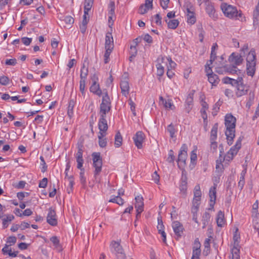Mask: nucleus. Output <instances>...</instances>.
<instances>
[{
	"instance_id": "f257e3e1",
	"label": "nucleus",
	"mask_w": 259,
	"mask_h": 259,
	"mask_svg": "<svg viewBox=\"0 0 259 259\" xmlns=\"http://www.w3.org/2000/svg\"><path fill=\"white\" fill-rule=\"evenodd\" d=\"M236 122V118L231 114L226 115L225 117V124L226 128L225 135L227 137L228 144L229 145L233 144V141L235 136Z\"/></svg>"
},
{
	"instance_id": "f03ea898",
	"label": "nucleus",
	"mask_w": 259,
	"mask_h": 259,
	"mask_svg": "<svg viewBox=\"0 0 259 259\" xmlns=\"http://www.w3.org/2000/svg\"><path fill=\"white\" fill-rule=\"evenodd\" d=\"M221 9L224 15L230 19L239 20L242 16L241 12L238 11L236 7L226 3L221 4Z\"/></svg>"
},
{
	"instance_id": "7ed1b4c3",
	"label": "nucleus",
	"mask_w": 259,
	"mask_h": 259,
	"mask_svg": "<svg viewBox=\"0 0 259 259\" xmlns=\"http://www.w3.org/2000/svg\"><path fill=\"white\" fill-rule=\"evenodd\" d=\"M246 71L249 76H253L255 71L256 55L254 50L251 49L246 57Z\"/></svg>"
},
{
	"instance_id": "20e7f679",
	"label": "nucleus",
	"mask_w": 259,
	"mask_h": 259,
	"mask_svg": "<svg viewBox=\"0 0 259 259\" xmlns=\"http://www.w3.org/2000/svg\"><path fill=\"white\" fill-rule=\"evenodd\" d=\"M92 157L93 161V166L95 168L94 175L95 177H96L102 170V158L99 152H94L92 154Z\"/></svg>"
},
{
	"instance_id": "39448f33",
	"label": "nucleus",
	"mask_w": 259,
	"mask_h": 259,
	"mask_svg": "<svg viewBox=\"0 0 259 259\" xmlns=\"http://www.w3.org/2000/svg\"><path fill=\"white\" fill-rule=\"evenodd\" d=\"M236 88V95L237 97H240L246 95L249 90V86L243 83V78L241 77H238L237 83L235 84Z\"/></svg>"
},
{
	"instance_id": "423d86ee",
	"label": "nucleus",
	"mask_w": 259,
	"mask_h": 259,
	"mask_svg": "<svg viewBox=\"0 0 259 259\" xmlns=\"http://www.w3.org/2000/svg\"><path fill=\"white\" fill-rule=\"evenodd\" d=\"M111 108V103L110 98L107 92L104 93L102 103L100 105L99 112L108 113Z\"/></svg>"
},
{
	"instance_id": "0eeeda50",
	"label": "nucleus",
	"mask_w": 259,
	"mask_h": 259,
	"mask_svg": "<svg viewBox=\"0 0 259 259\" xmlns=\"http://www.w3.org/2000/svg\"><path fill=\"white\" fill-rule=\"evenodd\" d=\"M187 149L188 147L187 145L184 144L182 146L178 155V164L179 167L186 164V160L187 157Z\"/></svg>"
},
{
	"instance_id": "6e6552de",
	"label": "nucleus",
	"mask_w": 259,
	"mask_h": 259,
	"mask_svg": "<svg viewBox=\"0 0 259 259\" xmlns=\"http://www.w3.org/2000/svg\"><path fill=\"white\" fill-rule=\"evenodd\" d=\"M179 188L180 194L182 195L183 197L185 198L187 195V177L184 171L182 172Z\"/></svg>"
},
{
	"instance_id": "1a4fd4ad",
	"label": "nucleus",
	"mask_w": 259,
	"mask_h": 259,
	"mask_svg": "<svg viewBox=\"0 0 259 259\" xmlns=\"http://www.w3.org/2000/svg\"><path fill=\"white\" fill-rule=\"evenodd\" d=\"M243 61L242 56L236 53H233L229 58V61L232 63V66H235L241 65Z\"/></svg>"
},
{
	"instance_id": "9d476101",
	"label": "nucleus",
	"mask_w": 259,
	"mask_h": 259,
	"mask_svg": "<svg viewBox=\"0 0 259 259\" xmlns=\"http://www.w3.org/2000/svg\"><path fill=\"white\" fill-rule=\"evenodd\" d=\"M145 139V135L141 131H138L133 137V140L135 145L138 149H141L143 147V142Z\"/></svg>"
},
{
	"instance_id": "9b49d317",
	"label": "nucleus",
	"mask_w": 259,
	"mask_h": 259,
	"mask_svg": "<svg viewBox=\"0 0 259 259\" xmlns=\"http://www.w3.org/2000/svg\"><path fill=\"white\" fill-rule=\"evenodd\" d=\"M238 70L237 67L235 66H223L218 67L215 69V71L220 74H223L226 73L235 74L236 73Z\"/></svg>"
},
{
	"instance_id": "f8f14e48",
	"label": "nucleus",
	"mask_w": 259,
	"mask_h": 259,
	"mask_svg": "<svg viewBox=\"0 0 259 259\" xmlns=\"http://www.w3.org/2000/svg\"><path fill=\"white\" fill-rule=\"evenodd\" d=\"M172 227L176 236V239L178 240L183 233L184 228L183 225L178 221H175L172 223Z\"/></svg>"
},
{
	"instance_id": "ddd939ff",
	"label": "nucleus",
	"mask_w": 259,
	"mask_h": 259,
	"mask_svg": "<svg viewBox=\"0 0 259 259\" xmlns=\"http://www.w3.org/2000/svg\"><path fill=\"white\" fill-rule=\"evenodd\" d=\"M47 222L52 226H56L57 224V220L55 211L52 208H49L47 218Z\"/></svg>"
},
{
	"instance_id": "4468645a",
	"label": "nucleus",
	"mask_w": 259,
	"mask_h": 259,
	"mask_svg": "<svg viewBox=\"0 0 259 259\" xmlns=\"http://www.w3.org/2000/svg\"><path fill=\"white\" fill-rule=\"evenodd\" d=\"M194 93L195 91L192 90L187 96L185 105V110L187 113H189L192 109Z\"/></svg>"
},
{
	"instance_id": "2eb2a0df",
	"label": "nucleus",
	"mask_w": 259,
	"mask_h": 259,
	"mask_svg": "<svg viewBox=\"0 0 259 259\" xmlns=\"http://www.w3.org/2000/svg\"><path fill=\"white\" fill-rule=\"evenodd\" d=\"M113 38L112 35V33L110 32H107L105 37V48H109L113 50Z\"/></svg>"
},
{
	"instance_id": "dca6fc26",
	"label": "nucleus",
	"mask_w": 259,
	"mask_h": 259,
	"mask_svg": "<svg viewBox=\"0 0 259 259\" xmlns=\"http://www.w3.org/2000/svg\"><path fill=\"white\" fill-rule=\"evenodd\" d=\"M237 148L233 146L230 150L227 152L224 157V159L227 161H230L232 160L235 155H236L239 151Z\"/></svg>"
},
{
	"instance_id": "f3484780",
	"label": "nucleus",
	"mask_w": 259,
	"mask_h": 259,
	"mask_svg": "<svg viewBox=\"0 0 259 259\" xmlns=\"http://www.w3.org/2000/svg\"><path fill=\"white\" fill-rule=\"evenodd\" d=\"M120 86L122 94L126 97L129 93L130 87L128 82L125 80H121Z\"/></svg>"
},
{
	"instance_id": "a211bd4d",
	"label": "nucleus",
	"mask_w": 259,
	"mask_h": 259,
	"mask_svg": "<svg viewBox=\"0 0 259 259\" xmlns=\"http://www.w3.org/2000/svg\"><path fill=\"white\" fill-rule=\"evenodd\" d=\"M5 218L2 219L3 228H7L11 222L14 219V216L13 214H6Z\"/></svg>"
},
{
	"instance_id": "6ab92c4d",
	"label": "nucleus",
	"mask_w": 259,
	"mask_h": 259,
	"mask_svg": "<svg viewBox=\"0 0 259 259\" xmlns=\"http://www.w3.org/2000/svg\"><path fill=\"white\" fill-rule=\"evenodd\" d=\"M208 81L212 86H216L220 82V79L218 75L213 73L208 74L207 75Z\"/></svg>"
},
{
	"instance_id": "aec40b11",
	"label": "nucleus",
	"mask_w": 259,
	"mask_h": 259,
	"mask_svg": "<svg viewBox=\"0 0 259 259\" xmlns=\"http://www.w3.org/2000/svg\"><path fill=\"white\" fill-rule=\"evenodd\" d=\"M90 90L92 93L99 96H100L102 93V91L100 89L99 84L97 83H92Z\"/></svg>"
},
{
	"instance_id": "412c9836",
	"label": "nucleus",
	"mask_w": 259,
	"mask_h": 259,
	"mask_svg": "<svg viewBox=\"0 0 259 259\" xmlns=\"http://www.w3.org/2000/svg\"><path fill=\"white\" fill-rule=\"evenodd\" d=\"M98 127L100 130L99 133H101L103 135H106V131L108 130V125L107 121H99Z\"/></svg>"
},
{
	"instance_id": "4be33fe9",
	"label": "nucleus",
	"mask_w": 259,
	"mask_h": 259,
	"mask_svg": "<svg viewBox=\"0 0 259 259\" xmlns=\"http://www.w3.org/2000/svg\"><path fill=\"white\" fill-rule=\"evenodd\" d=\"M135 208L136 209H144V202L143 197L141 196H137L135 197Z\"/></svg>"
},
{
	"instance_id": "5701e85b",
	"label": "nucleus",
	"mask_w": 259,
	"mask_h": 259,
	"mask_svg": "<svg viewBox=\"0 0 259 259\" xmlns=\"http://www.w3.org/2000/svg\"><path fill=\"white\" fill-rule=\"evenodd\" d=\"M217 225L221 227H222L225 223L224 213L221 210H220L218 213L217 217Z\"/></svg>"
},
{
	"instance_id": "b1692460",
	"label": "nucleus",
	"mask_w": 259,
	"mask_h": 259,
	"mask_svg": "<svg viewBox=\"0 0 259 259\" xmlns=\"http://www.w3.org/2000/svg\"><path fill=\"white\" fill-rule=\"evenodd\" d=\"M218 129V123H215L213 125L211 132H210V141H215L217 138V133Z\"/></svg>"
},
{
	"instance_id": "393cba45",
	"label": "nucleus",
	"mask_w": 259,
	"mask_h": 259,
	"mask_svg": "<svg viewBox=\"0 0 259 259\" xmlns=\"http://www.w3.org/2000/svg\"><path fill=\"white\" fill-rule=\"evenodd\" d=\"M200 199H193L191 212L192 213H197L200 205Z\"/></svg>"
},
{
	"instance_id": "a878e982",
	"label": "nucleus",
	"mask_w": 259,
	"mask_h": 259,
	"mask_svg": "<svg viewBox=\"0 0 259 259\" xmlns=\"http://www.w3.org/2000/svg\"><path fill=\"white\" fill-rule=\"evenodd\" d=\"M232 255L230 259H240V250L237 246H234L232 249Z\"/></svg>"
},
{
	"instance_id": "bb28decb",
	"label": "nucleus",
	"mask_w": 259,
	"mask_h": 259,
	"mask_svg": "<svg viewBox=\"0 0 259 259\" xmlns=\"http://www.w3.org/2000/svg\"><path fill=\"white\" fill-rule=\"evenodd\" d=\"M50 240L53 243V245L56 249L59 251H61L62 250L60 241L57 237L53 236L50 238Z\"/></svg>"
},
{
	"instance_id": "cd10ccee",
	"label": "nucleus",
	"mask_w": 259,
	"mask_h": 259,
	"mask_svg": "<svg viewBox=\"0 0 259 259\" xmlns=\"http://www.w3.org/2000/svg\"><path fill=\"white\" fill-rule=\"evenodd\" d=\"M111 245L112 247L114 249V251L116 252V254L124 253L122 246L118 242L113 241L112 242Z\"/></svg>"
},
{
	"instance_id": "c85d7f7f",
	"label": "nucleus",
	"mask_w": 259,
	"mask_h": 259,
	"mask_svg": "<svg viewBox=\"0 0 259 259\" xmlns=\"http://www.w3.org/2000/svg\"><path fill=\"white\" fill-rule=\"evenodd\" d=\"M217 165H216V170L215 172H217V177H215V178L213 179L214 182L215 183H219V176H220L221 172H222V168H223V164L221 163H218V161H217Z\"/></svg>"
},
{
	"instance_id": "c756f323",
	"label": "nucleus",
	"mask_w": 259,
	"mask_h": 259,
	"mask_svg": "<svg viewBox=\"0 0 259 259\" xmlns=\"http://www.w3.org/2000/svg\"><path fill=\"white\" fill-rule=\"evenodd\" d=\"M106 135H103L101 133H98L99 145L102 148H104L107 145V140L105 138H103Z\"/></svg>"
},
{
	"instance_id": "7c9ffc66",
	"label": "nucleus",
	"mask_w": 259,
	"mask_h": 259,
	"mask_svg": "<svg viewBox=\"0 0 259 259\" xmlns=\"http://www.w3.org/2000/svg\"><path fill=\"white\" fill-rule=\"evenodd\" d=\"M205 10L206 13L210 17L213 16L215 10L213 5L211 3L208 2L206 4Z\"/></svg>"
},
{
	"instance_id": "2f4dec72",
	"label": "nucleus",
	"mask_w": 259,
	"mask_h": 259,
	"mask_svg": "<svg viewBox=\"0 0 259 259\" xmlns=\"http://www.w3.org/2000/svg\"><path fill=\"white\" fill-rule=\"evenodd\" d=\"M165 21L167 24L168 28L172 29H175L179 24V21L177 19L170 20L168 21L166 20Z\"/></svg>"
},
{
	"instance_id": "473e14b6",
	"label": "nucleus",
	"mask_w": 259,
	"mask_h": 259,
	"mask_svg": "<svg viewBox=\"0 0 259 259\" xmlns=\"http://www.w3.org/2000/svg\"><path fill=\"white\" fill-rule=\"evenodd\" d=\"M216 186L217 185L214 183V186L211 187L209 190V195L210 197V201H215L216 199Z\"/></svg>"
},
{
	"instance_id": "72a5a7b5",
	"label": "nucleus",
	"mask_w": 259,
	"mask_h": 259,
	"mask_svg": "<svg viewBox=\"0 0 259 259\" xmlns=\"http://www.w3.org/2000/svg\"><path fill=\"white\" fill-rule=\"evenodd\" d=\"M253 226L255 230L259 229V213L255 212L253 214Z\"/></svg>"
},
{
	"instance_id": "f704fd0d",
	"label": "nucleus",
	"mask_w": 259,
	"mask_h": 259,
	"mask_svg": "<svg viewBox=\"0 0 259 259\" xmlns=\"http://www.w3.org/2000/svg\"><path fill=\"white\" fill-rule=\"evenodd\" d=\"M122 142V137L120 134V133L118 132H117L115 136V146L116 147H119Z\"/></svg>"
},
{
	"instance_id": "c9c22d12",
	"label": "nucleus",
	"mask_w": 259,
	"mask_h": 259,
	"mask_svg": "<svg viewBox=\"0 0 259 259\" xmlns=\"http://www.w3.org/2000/svg\"><path fill=\"white\" fill-rule=\"evenodd\" d=\"M210 219V214L207 212L204 213L202 216V221L203 223V228H204L208 224Z\"/></svg>"
},
{
	"instance_id": "e433bc0d",
	"label": "nucleus",
	"mask_w": 259,
	"mask_h": 259,
	"mask_svg": "<svg viewBox=\"0 0 259 259\" xmlns=\"http://www.w3.org/2000/svg\"><path fill=\"white\" fill-rule=\"evenodd\" d=\"M201 197V191L199 185L195 186L194 189V198L193 199H200Z\"/></svg>"
},
{
	"instance_id": "4c0bfd02",
	"label": "nucleus",
	"mask_w": 259,
	"mask_h": 259,
	"mask_svg": "<svg viewBox=\"0 0 259 259\" xmlns=\"http://www.w3.org/2000/svg\"><path fill=\"white\" fill-rule=\"evenodd\" d=\"M253 25L255 28L259 26V12L257 11L253 12Z\"/></svg>"
},
{
	"instance_id": "58836bf2",
	"label": "nucleus",
	"mask_w": 259,
	"mask_h": 259,
	"mask_svg": "<svg viewBox=\"0 0 259 259\" xmlns=\"http://www.w3.org/2000/svg\"><path fill=\"white\" fill-rule=\"evenodd\" d=\"M88 74V69L85 67L84 64H83L80 70V80H85L86 77Z\"/></svg>"
},
{
	"instance_id": "ea45409f",
	"label": "nucleus",
	"mask_w": 259,
	"mask_h": 259,
	"mask_svg": "<svg viewBox=\"0 0 259 259\" xmlns=\"http://www.w3.org/2000/svg\"><path fill=\"white\" fill-rule=\"evenodd\" d=\"M238 78L234 79L229 77H225L223 78L222 81L225 84H230L232 86H235L237 83Z\"/></svg>"
},
{
	"instance_id": "a19ab883",
	"label": "nucleus",
	"mask_w": 259,
	"mask_h": 259,
	"mask_svg": "<svg viewBox=\"0 0 259 259\" xmlns=\"http://www.w3.org/2000/svg\"><path fill=\"white\" fill-rule=\"evenodd\" d=\"M93 3L94 0H85L84 6V11H85V13H87V12H89L90 11L93 5Z\"/></svg>"
},
{
	"instance_id": "79ce46f5",
	"label": "nucleus",
	"mask_w": 259,
	"mask_h": 259,
	"mask_svg": "<svg viewBox=\"0 0 259 259\" xmlns=\"http://www.w3.org/2000/svg\"><path fill=\"white\" fill-rule=\"evenodd\" d=\"M79 169L80 170L79 174L80 182L83 187L84 188L86 186V178L84 177V168H81Z\"/></svg>"
},
{
	"instance_id": "37998d69",
	"label": "nucleus",
	"mask_w": 259,
	"mask_h": 259,
	"mask_svg": "<svg viewBox=\"0 0 259 259\" xmlns=\"http://www.w3.org/2000/svg\"><path fill=\"white\" fill-rule=\"evenodd\" d=\"M83 152V146L82 144H78L77 152L75 154V158H82Z\"/></svg>"
},
{
	"instance_id": "c03bdc74",
	"label": "nucleus",
	"mask_w": 259,
	"mask_h": 259,
	"mask_svg": "<svg viewBox=\"0 0 259 259\" xmlns=\"http://www.w3.org/2000/svg\"><path fill=\"white\" fill-rule=\"evenodd\" d=\"M73 107H74V102L73 100H70L69 102V105L68 107V111L67 114L68 116L71 118L73 114Z\"/></svg>"
},
{
	"instance_id": "a18cd8bd",
	"label": "nucleus",
	"mask_w": 259,
	"mask_h": 259,
	"mask_svg": "<svg viewBox=\"0 0 259 259\" xmlns=\"http://www.w3.org/2000/svg\"><path fill=\"white\" fill-rule=\"evenodd\" d=\"M130 54H131V56L130 57V60L131 61L132 58L135 57L137 54V50L136 49V46L131 45L130 48Z\"/></svg>"
},
{
	"instance_id": "49530a36",
	"label": "nucleus",
	"mask_w": 259,
	"mask_h": 259,
	"mask_svg": "<svg viewBox=\"0 0 259 259\" xmlns=\"http://www.w3.org/2000/svg\"><path fill=\"white\" fill-rule=\"evenodd\" d=\"M156 66L157 68V75L160 77L162 76L164 72V67L160 63L156 64Z\"/></svg>"
},
{
	"instance_id": "de8ad7c7",
	"label": "nucleus",
	"mask_w": 259,
	"mask_h": 259,
	"mask_svg": "<svg viewBox=\"0 0 259 259\" xmlns=\"http://www.w3.org/2000/svg\"><path fill=\"white\" fill-rule=\"evenodd\" d=\"M64 22L68 25L69 26L71 25L74 21V20L73 17L70 16H66L64 17L63 19H62Z\"/></svg>"
},
{
	"instance_id": "09e8293b",
	"label": "nucleus",
	"mask_w": 259,
	"mask_h": 259,
	"mask_svg": "<svg viewBox=\"0 0 259 259\" xmlns=\"http://www.w3.org/2000/svg\"><path fill=\"white\" fill-rule=\"evenodd\" d=\"M223 102L219 100L213 106V112L212 114L213 115H216L217 113L219 112L220 110V107L222 104Z\"/></svg>"
},
{
	"instance_id": "8fccbe9b",
	"label": "nucleus",
	"mask_w": 259,
	"mask_h": 259,
	"mask_svg": "<svg viewBox=\"0 0 259 259\" xmlns=\"http://www.w3.org/2000/svg\"><path fill=\"white\" fill-rule=\"evenodd\" d=\"M187 22L191 24H193L196 22V17L195 16V13L191 14L190 15H187Z\"/></svg>"
},
{
	"instance_id": "3c124183",
	"label": "nucleus",
	"mask_w": 259,
	"mask_h": 259,
	"mask_svg": "<svg viewBox=\"0 0 259 259\" xmlns=\"http://www.w3.org/2000/svg\"><path fill=\"white\" fill-rule=\"evenodd\" d=\"M85 80H80L79 82V90L81 93L82 96H84L85 93Z\"/></svg>"
},
{
	"instance_id": "603ef678",
	"label": "nucleus",
	"mask_w": 259,
	"mask_h": 259,
	"mask_svg": "<svg viewBox=\"0 0 259 259\" xmlns=\"http://www.w3.org/2000/svg\"><path fill=\"white\" fill-rule=\"evenodd\" d=\"M185 5L186 7L187 15H190L191 14L194 13V9L190 3H186Z\"/></svg>"
},
{
	"instance_id": "864d4df0",
	"label": "nucleus",
	"mask_w": 259,
	"mask_h": 259,
	"mask_svg": "<svg viewBox=\"0 0 259 259\" xmlns=\"http://www.w3.org/2000/svg\"><path fill=\"white\" fill-rule=\"evenodd\" d=\"M106 51L104 54V62L107 63L109 62V56L112 51V50L110 49H105Z\"/></svg>"
},
{
	"instance_id": "5fc2aeb1",
	"label": "nucleus",
	"mask_w": 259,
	"mask_h": 259,
	"mask_svg": "<svg viewBox=\"0 0 259 259\" xmlns=\"http://www.w3.org/2000/svg\"><path fill=\"white\" fill-rule=\"evenodd\" d=\"M167 131L169 133L170 136L171 138L175 137V129L174 125L171 124H169L167 128Z\"/></svg>"
},
{
	"instance_id": "6e6d98bb",
	"label": "nucleus",
	"mask_w": 259,
	"mask_h": 259,
	"mask_svg": "<svg viewBox=\"0 0 259 259\" xmlns=\"http://www.w3.org/2000/svg\"><path fill=\"white\" fill-rule=\"evenodd\" d=\"M201 244L199 241L198 238L196 239L194 242V245L193 246V250H201L200 249Z\"/></svg>"
},
{
	"instance_id": "4d7b16f0",
	"label": "nucleus",
	"mask_w": 259,
	"mask_h": 259,
	"mask_svg": "<svg viewBox=\"0 0 259 259\" xmlns=\"http://www.w3.org/2000/svg\"><path fill=\"white\" fill-rule=\"evenodd\" d=\"M17 63L15 58L7 59L5 61V64L8 66H15Z\"/></svg>"
},
{
	"instance_id": "13d9d810",
	"label": "nucleus",
	"mask_w": 259,
	"mask_h": 259,
	"mask_svg": "<svg viewBox=\"0 0 259 259\" xmlns=\"http://www.w3.org/2000/svg\"><path fill=\"white\" fill-rule=\"evenodd\" d=\"M109 8L110 10H109V15L113 16L114 15V11H115V4L114 2H111L110 3L109 5Z\"/></svg>"
},
{
	"instance_id": "bf43d9fd",
	"label": "nucleus",
	"mask_w": 259,
	"mask_h": 259,
	"mask_svg": "<svg viewBox=\"0 0 259 259\" xmlns=\"http://www.w3.org/2000/svg\"><path fill=\"white\" fill-rule=\"evenodd\" d=\"M9 83V78L6 76L0 77V83L3 85H6Z\"/></svg>"
},
{
	"instance_id": "052dcab7",
	"label": "nucleus",
	"mask_w": 259,
	"mask_h": 259,
	"mask_svg": "<svg viewBox=\"0 0 259 259\" xmlns=\"http://www.w3.org/2000/svg\"><path fill=\"white\" fill-rule=\"evenodd\" d=\"M142 39L148 44H152L153 42V39L152 37L148 34H146L142 36Z\"/></svg>"
},
{
	"instance_id": "680f3d73",
	"label": "nucleus",
	"mask_w": 259,
	"mask_h": 259,
	"mask_svg": "<svg viewBox=\"0 0 259 259\" xmlns=\"http://www.w3.org/2000/svg\"><path fill=\"white\" fill-rule=\"evenodd\" d=\"M148 10H149V9H148L147 7H146V6H144L143 4L140 6L138 12H139V13H140V14L143 15V14L146 13L147 12V11H148Z\"/></svg>"
},
{
	"instance_id": "e2e57ef3",
	"label": "nucleus",
	"mask_w": 259,
	"mask_h": 259,
	"mask_svg": "<svg viewBox=\"0 0 259 259\" xmlns=\"http://www.w3.org/2000/svg\"><path fill=\"white\" fill-rule=\"evenodd\" d=\"M199 31V39L200 42H203L204 36L205 34V31L203 30L202 27L201 28H198Z\"/></svg>"
},
{
	"instance_id": "0e129e2a",
	"label": "nucleus",
	"mask_w": 259,
	"mask_h": 259,
	"mask_svg": "<svg viewBox=\"0 0 259 259\" xmlns=\"http://www.w3.org/2000/svg\"><path fill=\"white\" fill-rule=\"evenodd\" d=\"M48 184V179L46 178H43L39 183V187L45 188L47 187Z\"/></svg>"
},
{
	"instance_id": "69168bd1",
	"label": "nucleus",
	"mask_w": 259,
	"mask_h": 259,
	"mask_svg": "<svg viewBox=\"0 0 259 259\" xmlns=\"http://www.w3.org/2000/svg\"><path fill=\"white\" fill-rule=\"evenodd\" d=\"M76 159L77 162V168L78 169L83 168L82 166L84 162L83 158H77Z\"/></svg>"
},
{
	"instance_id": "338daca9",
	"label": "nucleus",
	"mask_w": 259,
	"mask_h": 259,
	"mask_svg": "<svg viewBox=\"0 0 259 259\" xmlns=\"http://www.w3.org/2000/svg\"><path fill=\"white\" fill-rule=\"evenodd\" d=\"M17 240V238L15 236H10L7 239V243H9V245H12L14 244Z\"/></svg>"
},
{
	"instance_id": "774afa93",
	"label": "nucleus",
	"mask_w": 259,
	"mask_h": 259,
	"mask_svg": "<svg viewBox=\"0 0 259 259\" xmlns=\"http://www.w3.org/2000/svg\"><path fill=\"white\" fill-rule=\"evenodd\" d=\"M175 159V156L173 154L172 150H170L168 153V156L167 158V161L169 162H173Z\"/></svg>"
}]
</instances>
